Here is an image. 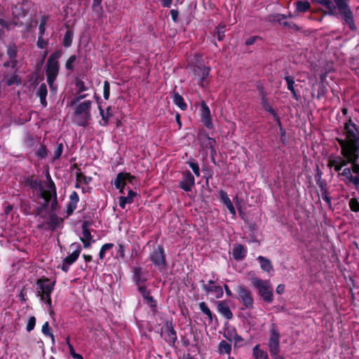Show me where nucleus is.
<instances>
[{"instance_id":"1","label":"nucleus","mask_w":359,"mask_h":359,"mask_svg":"<svg viewBox=\"0 0 359 359\" xmlns=\"http://www.w3.org/2000/svg\"><path fill=\"white\" fill-rule=\"evenodd\" d=\"M341 154L342 156H329L327 165L330 168H334L336 172H339L348 163H351V171L359 175V164L357 163L359 158V150L357 149V145L349 144L343 146Z\"/></svg>"},{"instance_id":"2","label":"nucleus","mask_w":359,"mask_h":359,"mask_svg":"<svg viewBox=\"0 0 359 359\" xmlns=\"http://www.w3.org/2000/svg\"><path fill=\"white\" fill-rule=\"evenodd\" d=\"M83 97L84 96H80L73 101V104H75L73 122L79 126H88L91 118L90 109L92 102L85 100L79 102V100Z\"/></svg>"},{"instance_id":"3","label":"nucleus","mask_w":359,"mask_h":359,"mask_svg":"<svg viewBox=\"0 0 359 359\" xmlns=\"http://www.w3.org/2000/svg\"><path fill=\"white\" fill-rule=\"evenodd\" d=\"M62 55L61 50H57L53 53L48 58L46 63V75L47 81L51 90H55L54 81L56 79L59 72L58 60Z\"/></svg>"},{"instance_id":"4","label":"nucleus","mask_w":359,"mask_h":359,"mask_svg":"<svg viewBox=\"0 0 359 359\" xmlns=\"http://www.w3.org/2000/svg\"><path fill=\"white\" fill-rule=\"evenodd\" d=\"M336 6L337 15L339 14L345 23L351 30H355L356 26L353 20V15L348 6L349 0H333Z\"/></svg>"},{"instance_id":"5","label":"nucleus","mask_w":359,"mask_h":359,"mask_svg":"<svg viewBox=\"0 0 359 359\" xmlns=\"http://www.w3.org/2000/svg\"><path fill=\"white\" fill-rule=\"evenodd\" d=\"M346 139L345 140H339V145L341 150L344 145H357V149L359 150V126L353 123L351 120L346 124Z\"/></svg>"},{"instance_id":"6","label":"nucleus","mask_w":359,"mask_h":359,"mask_svg":"<svg viewBox=\"0 0 359 359\" xmlns=\"http://www.w3.org/2000/svg\"><path fill=\"white\" fill-rule=\"evenodd\" d=\"M252 285L257 289L262 299L269 303L273 302V288L269 280H264L257 277L251 278Z\"/></svg>"},{"instance_id":"7","label":"nucleus","mask_w":359,"mask_h":359,"mask_svg":"<svg viewBox=\"0 0 359 359\" xmlns=\"http://www.w3.org/2000/svg\"><path fill=\"white\" fill-rule=\"evenodd\" d=\"M238 299L245 309H252L254 304V299L250 291L245 286L238 285L237 287Z\"/></svg>"},{"instance_id":"8","label":"nucleus","mask_w":359,"mask_h":359,"mask_svg":"<svg viewBox=\"0 0 359 359\" xmlns=\"http://www.w3.org/2000/svg\"><path fill=\"white\" fill-rule=\"evenodd\" d=\"M279 339L280 334L275 325H273L271 329V335L269 340V351L272 355L278 356V355Z\"/></svg>"},{"instance_id":"9","label":"nucleus","mask_w":359,"mask_h":359,"mask_svg":"<svg viewBox=\"0 0 359 359\" xmlns=\"http://www.w3.org/2000/svg\"><path fill=\"white\" fill-rule=\"evenodd\" d=\"M135 179V176L131 175L127 172H120L117 175L115 181L114 186L116 189H119V192L121 194H124L123 189L127 182L133 183V181Z\"/></svg>"},{"instance_id":"10","label":"nucleus","mask_w":359,"mask_h":359,"mask_svg":"<svg viewBox=\"0 0 359 359\" xmlns=\"http://www.w3.org/2000/svg\"><path fill=\"white\" fill-rule=\"evenodd\" d=\"M151 260L156 266L163 268L165 264L164 250L162 246L158 245L151 255Z\"/></svg>"},{"instance_id":"11","label":"nucleus","mask_w":359,"mask_h":359,"mask_svg":"<svg viewBox=\"0 0 359 359\" xmlns=\"http://www.w3.org/2000/svg\"><path fill=\"white\" fill-rule=\"evenodd\" d=\"M195 184V180L189 171L183 173L182 180L180 182V187L185 191H190Z\"/></svg>"},{"instance_id":"12","label":"nucleus","mask_w":359,"mask_h":359,"mask_svg":"<svg viewBox=\"0 0 359 359\" xmlns=\"http://www.w3.org/2000/svg\"><path fill=\"white\" fill-rule=\"evenodd\" d=\"M39 287L38 295L40 297L41 300L44 298V294H51L53 290V283H50L49 280H40L37 283Z\"/></svg>"},{"instance_id":"13","label":"nucleus","mask_w":359,"mask_h":359,"mask_svg":"<svg viewBox=\"0 0 359 359\" xmlns=\"http://www.w3.org/2000/svg\"><path fill=\"white\" fill-rule=\"evenodd\" d=\"M201 114L204 125L208 128H212V123L210 118V111L205 102L201 103Z\"/></svg>"},{"instance_id":"14","label":"nucleus","mask_w":359,"mask_h":359,"mask_svg":"<svg viewBox=\"0 0 359 359\" xmlns=\"http://www.w3.org/2000/svg\"><path fill=\"white\" fill-rule=\"evenodd\" d=\"M48 190L43 191L42 196L44 199L48 202L51 200L52 198L56 197V189L53 182L49 180L47 182Z\"/></svg>"},{"instance_id":"15","label":"nucleus","mask_w":359,"mask_h":359,"mask_svg":"<svg viewBox=\"0 0 359 359\" xmlns=\"http://www.w3.org/2000/svg\"><path fill=\"white\" fill-rule=\"evenodd\" d=\"M315 2L320 4L324 6L327 11L325 13L330 15L336 16L337 15V12L336 9V6L334 3L331 0H313Z\"/></svg>"},{"instance_id":"16","label":"nucleus","mask_w":359,"mask_h":359,"mask_svg":"<svg viewBox=\"0 0 359 359\" xmlns=\"http://www.w3.org/2000/svg\"><path fill=\"white\" fill-rule=\"evenodd\" d=\"M195 74L200 77V83L204 86V81L209 76L210 69L205 65L197 66L194 69Z\"/></svg>"},{"instance_id":"17","label":"nucleus","mask_w":359,"mask_h":359,"mask_svg":"<svg viewBox=\"0 0 359 359\" xmlns=\"http://www.w3.org/2000/svg\"><path fill=\"white\" fill-rule=\"evenodd\" d=\"M202 287L207 293L214 294L216 298H221L223 296V290L219 285H203Z\"/></svg>"},{"instance_id":"18","label":"nucleus","mask_w":359,"mask_h":359,"mask_svg":"<svg viewBox=\"0 0 359 359\" xmlns=\"http://www.w3.org/2000/svg\"><path fill=\"white\" fill-rule=\"evenodd\" d=\"M217 311L226 319H231L233 314L229 306L225 302H219L217 304Z\"/></svg>"},{"instance_id":"19","label":"nucleus","mask_w":359,"mask_h":359,"mask_svg":"<svg viewBox=\"0 0 359 359\" xmlns=\"http://www.w3.org/2000/svg\"><path fill=\"white\" fill-rule=\"evenodd\" d=\"M247 250L241 244L236 245L232 251V255L236 260H242L246 256Z\"/></svg>"},{"instance_id":"20","label":"nucleus","mask_w":359,"mask_h":359,"mask_svg":"<svg viewBox=\"0 0 359 359\" xmlns=\"http://www.w3.org/2000/svg\"><path fill=\"white\" fill-rule=\"evenodd\" d=\"M80 238L83 243L84 248H89L91 245L92 236L89 229L86 225H83L82 236Z\"/></svg>"},{"instance_id":"21","label":"nucleus","mask_w":359,"mask_h":359,"mask_svg":"<svg viewBox=\"0 0 359 359\" xmlns=\"http://www.w3.org/2000/svg\"><path fill=\"white\" fill-rule=\"evenodd\" d=\"M219 194H220V198H221L222 202L226 205V207L227 208V209L229 210L230 213L232 214L233 215H235L236 210H235L230 198H229L227 194L224 191H221L219 192Z\"/></svg>"},{"instance_id":"22","label":"nucleus","mask_w":359,"mask_h":359,"mask_svg":"<svg viewBox=\"0 0 359 359\" xmlns=\"http://www.w3.org/2000/svg\"><path fill=\"white\" fill-rule=\"evenodd\" d=\"M136 194L132 189H130L127 196H121L118 198V204L123 209L126 208L127 203H131L133 201V198Z\"/></svg>"},{"instance_id":"23","label":"nucleus","mask_w":359,"mask_h":359,"mask_svg":"<svg viewBox=\"0 0 359 359\" xmlns=\"http://www.w3.org/2000/svg\"><path fill=\"white\" fill-rule=\"evenodd\" d=\"M47 93L48 91L46 85L45 83H41L37 91V95L39 97L40 102L43 107L47 105V102L46 100Z\"/></svg>"},{"instance_id":"24","label":"nucleus","mask_w":359,"mask_h":359,"mask_svg":"<svg viewBox=\"0 0 359 359\" xmlns=\"http://www.w3.org/2000/svg\"><path fill=\"white\" fill-rule=\"evenodd\" d=\"M257 260L259 262L261 269L266 272H270L273 269L271 262L267 258L263 256H259Z\"/></svg>"},{"instance_id":"25","label":"nucleus","mask_w":359,"mask_h":359,"mask_svg":"<svg viewBox=\"0 0 359 359\" xmlns=\"http://www.w3.org/2000/svg\"><path fill=\"white\" fill-rule=\"evenodd\" d=\"M70 203L68 207V210L69 212H73L76 208L77 203L79 202V195L76 191H73L70 196Z\"/></svg>"},{"instance_id":"26","label":"nucleus","mask_w":359,"mask_h":359,"mask_svg":"<svg viewBox=\"0 0 359 359\" xmlns=\"http://www.w3.org/2000/svg\"><path fill=\"white\" fill-rule=\"evenodd\" d=\"M218 351L220 354H228L231 351V345L227 341L222 340L219 344Z\"/></svg>"},{"instance_id":"27","label":"nucleus","mask_w":359,"mask_h":359,"mask_svg":"<svg viewBox=\"0 0 359 359\" xmlns=\"http://www.w3.org/2000/svg\"><path fill=\"white\" fill-rule=\"evenodd\" d=\"M81 252V248L79 246H77V248L72 252V253L65 257L64 261L67 264H73L79 257Z\"/></svg>"},{"instance_id":"28","label":"nucleus","mask_w":359,"mask_h":359,"mask_svg":"<svg viewBox=\"0 0 359 359\" xmlns=\"http://www.w3.org/2000/svg\"><path fill=\"white\" fill-rule=\"evenodd\" d=\"M100 109V114L102 118V121H100V124L102 126H106L108 123L109 118L111 116V108L108 107L107 109L106 112L101 108V107H99Z\"/></svg>"},{"instance_id":"29","label":"nucleus","mask_w":359,"mask_h":359,"mask_svg":"<svg viewBox=\"0 0 359 359\" xmlns=\"http://www.w3.org/2000/svg\"><path fill=\"white\" fill-rule=\"evenodd\" d=\"M173 102L182 110H185L187 109V104L184 102L183 97L179 93L174 94Z\"/></svg>"},{"instance_id":"30","label":"nucleus","mask_w":359,"mask_h":359,"mask_svg":"<svg viewBox=\"0 0 359 359\" xmlns=\"http://www.w3.org/2000/svg\"><path fill=\"white\" fill-rule=\"evenodd\" d=\"M253 355L255 359H268V355L266 352L259 349L258 345L254 347Z\"/></svg>"},{"instance_id":"31","label":"nucleus","mask_w":359,"mask_h":359,"mask_svg":"<svg viewBox=\"0 0 359 359\" xmlns=\"http://www.w3.org/2000/svg\"><path fill=\"white\" fill-rule=\"evenodd\" d=\"M134 272V278L136 283L140 285V283H142L145 280V278H143V272L141 268L135 267L133 269Z\"/></svg>"},{"instance_id":"32","label":"nucleus","mask_w":359,"mask_h":359,"mask_svg":"<svg viewBox=\"0 0 359 359\" xmlns=\"http://www.w3.org/2000/svg\"><path fill=\"white\" fill-rule=\"evenodd\" d=\"M285 81L287 82L288 90H290L291 91V93H292L293 97L296 100H298L297 95L296 91H295L294 88V79L292 77H290V76H286L285 78Z\"/></svg>"},{"instance_id":"33","label":"nucleus","mask_w":359,"mask_h":359,"mask_svg":"<svg viewBox=\"0 0 359 359\" xmlns=\"http://www.w3.org/2000/svg\"><path fill=\"white\" fill-rule=\"evenodd\" d=\"M310 8V4L308 1H297L296 3V9L298 12H306Z\"/></svg>"},{"instance_id":"34","label":"nucleus","mask_w":359,"mask_h":359,"mask_svg":"<svg viewBox=\"0 0 359 359\" xmlns=\"http://www.w3.org/2000/svg\"><path fill=\"white\" fill-rule=\"evenodd\" d=\"M199 308L203 313L208 316L210 321H212V312L204 302H202L199 304Z\"/></svg>"},{"instance_id":"35","label":"nucleus","mask_w":359,"mask_h":359,"mask_svg":"<svg viewBox=\"0 0 359 359\" xmlns=\"http://www.w3.org/2000/svg\"><path fill=\"white\" fill-rule=\"evenodd\" d=\"M67 344L69 347V353L72 356V358L76 359H83L81 355L76 353L75 352L73 346L69 342V338L67 339Z\"/></svg>"},{"instance_id":"36","label":"nucleus","mask_w":359,"mask_h":359,"mask_svg":"<svg viewBox=\"0 0 359 359\" xmlns=\"http://www.w3.org/2000/svg\"><path fill=\"white\" fill-rule=\"evenodd\" d=\"M72 32L71 31L66 32L65 36H64V41L63 44L65 47H69L72 41Z\"/></svg>"},{"instance_id":"37","label":"nucleus","mask_w":359,"mask_h":359,"mask_svg":"<svg viewBox=\"0 0 359 359\" xmlns=\"http://www.w3.org/2000/svg\"><path fill=\"white\" fill-rule=\"evenodd\" d=\"M114 244L112 243H106L103 245L100 250L99 256L101 259H102L104 257V253L107 250H110L113 248Z\"/></svg>"},{"instance_id":"38","label":"nucleus","mask_w":359,"mask_h":359,"mask_svg":"<svg viewBox=\"0 0 359 359\" xmlns=\"http://www.w3.org/2000/svg\"><path fill=\"white\" fill-rule=\"evenodd\" d=\"M110 94V85L107 81L104 82L103 96L105 100H108Z\"/></svg>"},{"instance_id":"39","label":"nucleus","mask_w":359,"mask_h":359,"mask_svg":"<svg viewBox=\"0 0 359 359\" xmlns=\"http://www.w3.org/2000/svg\"><path fill=\"white\" fill-rule=\"evenodd\" d=\"M7 54L11 60H13L16 57L17 50L15 46H9L7 50Z\"/></svg>"},{"instance_id":"40","label":"nucleus","mask_w":359,"mask_h":359,"mask_svg":"<svg viewBox=\"0 0 359 359\" xmlns=\"http://www.w3.org/2000/svg\"><path fill=\"white\" fill-rule=\"evenodd\" d=\"M349 206L354 212L359 211V202L355 198H351L349 201Z\"/></svg>"},{"instance_id":"41","label":"nucleus","mask_w":359,"mask_h":359,"mask_svg":"<svg viewBox=\"0 0 359 359\" xmlns=\"http://www.w3.org/2000/svg\"><path fill=\"white\" fill-rule=\"evenodd\" d=\"M339 175H342V176H344L346 180H348V182H349L351 181V180L352 179V173H351V170L350 168H346L343 170L342 172L341 173H339Z\"/></svg>"},{"instance_id":"42","label":"nucleus","mask_w":359,"mask_h":359,"mask_svg":"<svg viewBox=\"0 0 359 359\" xmlns=\"http://www.w3.org/2000/svg\"><path fill=\"white\" fill-rule=\"evenodd\" d=\"M224 32H225V27L224 26H219L217 27V37L219 41H221L224 37Z\"/></svg>"},{"instance_id":"43","label":"nucleus","mask_w":359,"mask_h":359,"mask_svg":"<svg viewBox=\"0 0 359 359\" xmlns=\"http://www.w3.org/2000/svg\"><path fill=\"white\" fill-rule=\"evenodd\" d=\"M35 324H36V318L33 316L30 317L29 318V320H28V323L27 325V332L32 331L34 328Z\"/></svg>"},{"instance_id":"44","label":"nucleus","mask_w":359,"mask_h":359,"mask_svg":"<svg viewBox=\"0 0 359 359\" xmlns=\"http://www.w3.org/2000/svg\"><path fill=\"white\" fill-rule=\"evenodd\" d=\"M76 56L75 55H71L69 59L67 60L65 67L67 69H73V64L76 61Z\"/></svg>"},{"instance_id":"45","label":"nucleus","mask_w":359,"mask_h":359,"mask_svg":"<svg viewBox=\"0 0 359 359\" xmlns=\"http://www.w3.org/2000/svg\"><path fill=\"white\" fill-rule=\"evenodd\" d=\"M189 165L190 168L192 169L194 174L197 177H198L200 175V170H199V167H198V164L194 162H189Z\"/></svg>"},{"instance_id":"46","label":"nucleus","mask_w":359,"mask_h":359,"mask_svg":"<svg viewBox=\"0 0 359 359\" xmlns=\"http://www.w3.org/2000/svg\"><path fill=\"white\" fill-rule=\"evenodd\" d=\"M139 290L142 293L144 297L148 301V302H153V298L147 292L146 289L143 286H140Z\"/></svg>"},{"instance_id":"47","label":"nucleus","mask_w":359,"mask_h":359,"mask_svg":"<svg viewBox=\"0 0 359 359\" xmlns=\"http://www.w3.org/2000/svg\"><path fill=\"white\" fill-rule=\"evenodd\" d=\"M262 105H263V107L266 110L268 111L269 112H270L271 114H273L274 116H276V114L275 113V111L274 109L269 104V103L263 100L262 101Z\"/></svg>"},{"instance_id":"48","label":"nucleus","mask_w":359,"mask_h":359,"mask_svg":"<svg viewBox=\"0 0 359 359\" xmlns=\"http://www.w3.org/2000/svg\"><path fill=\"white\" fill-rule=\"evenodd\" d=\"M41 331H42V333L46 336H48L49 334H50V333H52L50 330V327H49V323L48 322H46L43 326H42V329H41Z\"/></svg>"},{"instance_id":"49","label":"nucleus","mask_w":359,"mask_h":359,"mask_svg":"<svg viewBox=\"0 0 359 359\" xmlns=\"http://www.w3.org/2000/svg\"><path fill=\"white\" fill-rule=\"evenodd\" d=\"M76 180L78 182H83L87 184L88 182L87 181V179L84 175H83L81 172H77L76 173Z\"/></svg>"},{"instance_id":"50","label":"nucleus","mask_w":359,"mask_h":359,"mask_svg":"<svg viewBox=\"0 0 359 359\" xmlns=\"http://www.w3.org/2000/svg\"><path fill=\"white\" fill-rule=\"evenodd\" d=\"M47 45V41H46L42 36H39L37 41V46L39 48H43Z\"/></svg>"},{"instance_id":"51","label":"nucleus","mask_w":359,"mask_h":359,"mask_svg":"<svg viewBox=\"0 0 359 359\" xmlns=\"http://www.w3.org/2000/svg\"><path fill=\"white\" fill-rule=\"evenodd\" d=\"M62 153V144H60L57 146L56 150L55 151V158H58Z\"/></svg>"},{"instance_id":"52","label":"nucleus","mask_w":359,"mask_h":359,"mask_svg":"<svg viewBox=\"0 0 359 359\" xmlns=\"http://www.w3.org/2000/svg\"><path fill=\"white\" fill-rule=\"evenodd\" d=\"M37 155L42 158L46 156V150L43 146H41L37 151Z\"/></svg>"},{"instance_id":"53","label":"nucleus","mask_w":359,"mask_h":359,"mask_svg":"<svg viewBox=\"0 0 359 359\" xmlns=\"http://www.w3.org/2000/svg\"><path fill=\"white\" fill-rule=\"evenodd\" d=\"M168 335L170 337V339L172 342H174L176 340V339H177L176 333H175V332L172 329H170L169 330Z\"/></svg>"},{"instance_id":"54","label":"nucleus","mask_w":359,"mask_h":359,"mask_svg":"<svg viewBox=\"0 0 359 359\" xmlns=\"http://www.w3.org/2000/svg\"><path fill=\"white\" fill-rule=\"evenodd\" d=\"M51 294H44V298L42 301H44L50 307L51 306Z\"/></svg>"},{"instance_id":"55","label":"nucleus","mask_w":359,"mask_h":359,"mask_svg":"<svg viewBox=\"0 0 359 359\" xmlns=\"http://www.w3.org/2000/svg\"><path fill=\"white\" fill-rule=\"evenodd\" d=\"M350 183H353L355 186L359 185V175H357L356 176H353L352 179L349 182Z\"/></svg>"},{"instance_id":"56","label":"nucleus","mask_w":359,"mask_h":359,"mask_svg":"<svg viewBox=\"0 0 359 359\" xmlns=\"http://www.w3.org/2000/svg\"><path fill=\"white\" fill-rule=\"evenodd\" d=\"M170 15H171V17H172V19L176 22L177 20V18H178V11H176V10H171L170 11Z\"/></svg>"},{"instance_id":"57","label":"nucleus","mask_w":359,"mask_h":359,"mask_svg":"<svg viewBox=\"0 0 359 359\" xmlns=\"http://www.w3.org/2000/svg\"><path fill=\"white\" fill-rule=\"evenodd\" d=\"M258 37L257 36H252V37H250L249 39H247V41H245V44L248 45V46H250L252 44H253L256 39H257Z\"/></svg>"},{"instance_id":"58","label":"nucleus","mask_w":359,"mask_h":359,"mask_svg":"<svg viewBox=\"0 0 359 359\" xmlns=\"http://www.w3.org/2000/svg\"><path fill=\"white\" fill-rule=\"evenodd\" d=\"M161 2L164 7L169 8L172 4V0H161Z\"/></svg>"},{"instance_id":"59","label":"nucleus","mask_w":359,"mask_h":359,"mask_svg":"<svg viewBox=\"0 0 359 359\" xmlns=\"http://www.w3.org/2000/svg\"><path fill=\"white\" fill-rule=\"evenodd\" d=\"M284 289H285L284 285L280 284L277 286L276 291L278 294H280L283 292Z\"/></svg>"},{"instance_id":"60","label":"nucleus","mask_w":359,"mask_h":359,"mask_svg":"<svg viewBox=\"0 0 359 359\" xmlns=\"http://www.w3.org/2000/svg\"><path fill=\"white\" fill-rule=\"evenodd\" d=\"M70 264L66 263L65 261H63V263L62 264V270L67 272L69 270V266H70Z\"/></svg>"},{"instance_id":"61","label":"nucleus","mask_w":359,"mask_h":359,"mask_svg":"<svg viewBox=\"0 0 359 359\" xmlns=\"http://www.w3.org/2000/svg\"><path fill=\"white\" fill-rule=\"evenodd\" d=\"M0 26L3 27H6V28H8V22H7L6 21H5L4 20L0 18Z\"/></svg>"},{"instance_id":"62","label":"nucleus","mask_w":359,"mask_h":359,"mask_svg":"<svg viewBox=\"0 0 359 359\" xmlns=\"http://www.w3.org/2000/svg\"><path fill=\"white\" fill-rule=\"evenodd\" d=\"M225 292L228 297L232 296V292L226 285H224Z\"/></svg>"},{"instance_id":"63","label":"nucleus","mask_w":359,"mask_h":359,"mask_svg":"<svg viewBox=\"0 0 359 359\" xmlns=\"http://www.w3.org/2000/svg\"><path fill=\"white\" fill-rule=\"evenodd\" d=\"M45 27L46 26H44L43 24L39 25V33H40L41 36H42L45 32V30H46Z\"/></svg>"},{"instance_id":"64","label":"nucleus","mask_w":359,"mask_h":359,"mask_svg":"<svg viewBox=\"0 0 359 359\" xmlns=\"http://www.w3.org/2000/svg\"><path fill=\"white\" fill-rule=\"evenodd\" d=\"M12 210H13V205H8L5 208V213L8 215Z\"/></svg>"}]
</instances>
